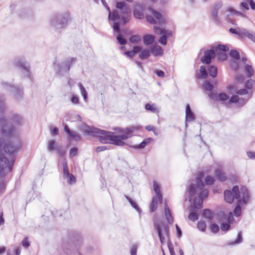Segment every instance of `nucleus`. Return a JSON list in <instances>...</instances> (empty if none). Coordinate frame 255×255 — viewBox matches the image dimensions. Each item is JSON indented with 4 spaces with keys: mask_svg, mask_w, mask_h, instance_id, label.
Instances as JSON below:
<instances>
[{
    "mask_svg": "<svg viewBox=\"0 0 255 255\" xmlns=\"http://www.w3.org/2000/svg\"><path fill=\"white\" fill-rule=\"evenodd\" d=\"M155 40L154 36L151 34H146L143 37V41L145 45H149L153 43Z\"/></svg>",
    "mask_w": 255,
    "mask_h": 255,
    "instance_id": "obj_23",
    "label": "nucleus"
},
{
    "mask_svg": "<svg viewBox=\"0 0 255 255\" xmlns=\"http://www.w3.org/2000/svg\"><path fill=\"white\" fill-rule=\"evenodd\" d=\"M231 228L230 224L228 223H223L221 225V229L223 231H227Z\"/></svg>",
    "mask_w": 255,
    "mask_h": 255,
    "instance_id": "obj_56",
    "label": "nucleus"
},
{
    "mask_svg": "<svg viewBox=\"0 0 255 255\" xmlns=\"http://www.w3.org/2000/svg\"><path fill=\"white\" fill-rule=\"evenodd\" d=\"M245 71L247 73L248 77L251 78L254 74V70L252 66L249 64H246L245 66Z\"/></svg>",
    "mask_w": 255,
    "mask_h": 255,
    "instance_id": "obj_39",
    "label": "nucleus"
},
{
    "mask_svg": "<svg viewBox=\"0 0 255 255\" xmlns=\"http://www.w3.org/2000/svg\"><path fill=\"white\" fill-rule=\"evenodd\" d=\"M223 3L221 1H218L214 4L211 10V16L213 20L217 24L220 22L218 16V10L222 7Z\"/></svg>",
    "mask_w": 255,
    "mask_h": 255,
    "instance_id": "obj_11",
    "label": "nucleus"
},
{
    "mask_svg": "<svg viewBox=\"0 0 255 255\" xmlns=\"http://www.w3.org/2000/svg\"><path fill=\"white\" fill-rule=\"evenodd\" d=\"M76 61V58L73 57L63 62L62 65H58L57 72L60 75H62L63 72H68L70 69L72 64Z\"/></svg>",
    "mask_w": 255,
    "mask_h": 255,
    "instance_id": "obj_10",
    "label": "nucleus"
},
{
    "mask_svg": "<svg viewBox=\"0 0 255 255\" xmlns=\"http://www.w3.org/2000/svg\"><path fill=\"white\" fill-rule=\"evenodd\" d=\"M202 216L205 218L211 221L213 218V213L210 209H204L202 212Z\"/></svg>",
    "mask_w": 255,
    "mask_h": 255,
    "instance_id": "obj_27",
    "label": "nucleus"
},
{
    "mask_svg": "<svg viewBox=\"0 0 255 255\" xmlns=\"http://www.w3.org/2000/svg\"><path fill=\"white\" fill-rule=\"evenodd\" d=\"M197 191L200 192L198 196L200 198H203V200H204V199L207 198L209 195L208 189H205L204 187L201 190L197 189Z\"/></svg>",
    "mask_w": 255,
    "mask_h": 255,
    "instance_id": "obj_38",
    "label": "nucleus"
},
{
    "mask_svg": "<svg viewBox=\"0 0 255 255\" xmlns=\"http://www.w3.org/2000/svg\"><path fill=\"white\" fill-rule=\"evenodd\" d=\"M150 11L156 19L159 20L160 22H165L164 19L162 18V14L160 12L157 11L153 8H151Z\"/></svg>",
    "mask_w": 255,
    "mask_h": 255,
    "instance_id": "obj_34",
    "label": "nucleus"
},
{
    "mask_svg": "<svg viewBox=\"0 0 255 255\" xmlns=\"http://www.w3.org/2000/svg\"><path fill=\"white\" fill-rule=\"evenodd\" d=\"M208 72L210 76L213 78L216 77L218 72L217 67L214 65L210 66L208 68Z\"/></svg>",
    "mask_w": 255,
    "mask_h": 255,
    "instance_id": "obj_35",
    "label": "nucleus"
},
{
    "mask_svg": "<svg viewBox=\"0 0 255 255\" xmlns=\"http://www.w3.org/2000/svg\"><path fill=\"white\" fill-rule=\"evenodd\" d=\"M12 121L16 125H20L23 121L22 117L18 115H14L12 117Z\"/></svg>",
    "mask_w": 255,
    "mask_h": 255,
    "instance_id": "obj_41",
    "label": "nucleus"
},
{
    "mask_svg": "<svg viewBox=\"0 0 255 255\" xmlns=\"http://www.w3.org/2000/svg\"><path fill=\"white\" fill-rule=\"evenodd\" d=\"M47 149L49 152L56 151L57 155L59 157L64 156L66 153V149L62 145H57L54 139H51L48 142Z\"/></svg>",
    "mask_w": 255,
    "mask_h": 255,
    "instance_id": "obj_8",
    "label": "nucleus"
},
{
    "mask_svg": "<svg viewBox=\"0 0 255 255\" xmlns=\"http://www.w3.org/2000/svg\"><path fill=\"white\" fill-rule=\"evenodd\" d=\"M203 202V198H200L198 196L196 197L194 199L193 205H192V210L195 211L197 209H201L202 207Z\"/></svg>",
    "mask_w": 255,
    "mask_h": 255,
    "instance_id": "obj_17",
    "label": "nucleus"
},
{
    "mask_svg": "<svg viewBox=\"0 0 255 255\" xmlns=\"http://www.w3.org/2000/svg\"><path fill=\"white\" fill-rule=\"evenodd\" d=\"M165 214L167 221L169 224H172L173 223V219L171 215V211L169 207L166 203L165 205Z\"/></svg>",
    "mask_w": 255,
    "mask_h": 255,
    "instance_id": "obj_21",
    "label": "nucleus"
},
{
    "mask_svg": "<svg viewBox=\"0 0 255 255\" xmlns=\"http://www.w3.org/2000/svg\"><path fill=\"white\" fill-rule=\"evenodd\" d=\"M157 198L156 197H152V201L151 203L150 211L154 212L157 209Z\"/></svg>",
    "mask_w": 255,
    "mask_h": 255,
    "instance_id": "obj_42",
    "label": "nucleus"
},
{
    "mask_svg": "<svg viewBox=\"0 0 255 255\" xmlns=\"http://www.w3.org/2000/svg\"><path fill=\"white\" fill-rule=\"evenodd\" d=\"M153 227L155 230L158 233L159 240L162 245L165 243V238L163 236L162 232H163L167 237L169 236V228L167 225L163 224L162 227L160 226L159 223L157 222L153 223Z\"/></svg>",
    "mask_w": 255,
    "mask_h": 255,
    "instance_id": "obj_7",
    "label": "nucleus"
},
{
    "mask_svg": "<svg viewBox=\"0 0 255 255\" xmlns=\"http://www.w3.org/2000/svg\"><path fill=\"white\" fill-rule=\"evenodd\" d=\"M150 52L155 56H161L163 52L160 46H154L151 47Z\"/></svg>",
    "mask_w": 255,
    "mask_h": 255,
    "instance_id": "obj_20",
    "label": "nucleus"
},
{
    "mask_svg": "<svg viewBox=\"0 0 255 255\" xmlns=\"http://www.w3.org/2000/svg\"><path fill=\"white\" fill-rule=\"evenodd\" d=\"M195 116L191 111L189 105L186 106V121L190 122L195 120Z\"/></svg>",
    "mask_w": 255,
    "mask_h": 255,
    "instance_id": "obj_19",
    "label": "nucleus"
},
{
    "mask_svg": "<svg viewBox=\"0 0 255 255\" xmlns=\"http://www.w3.org/2000/svg\"><path fill=\"white\" fill-rule=\"evenodd\" d=\"M203 173L200 172L198 173L196 177L197 183L195 184H191L189 186L190 198H191L196 193L197 189H202L204 187V184L202 181V177L203 176Z\"/></svg>",
    "mask_w": 255,
    "mask_h": 255,
    "instance_id": "obj_9",
    "label": "nucleus"
},
{
    "mask_svg": "<svg viewBox=\"0 0 255 255\" xmlns=\"http://www.w3.org/2000/svg\"><path fill=\"white\" fill-rule=\"evenodd\" d=\"M77 148L76 147H72L70 150L69 155L71 157H73L77 153Z\"/></svg>",
    "mask_w": 255,
    "mask_h": 255,
    "instance_id": "obj_59",
    "label": "nucleus"
},
{
    "mask_svg": "<svg viewBox=\"0 0 255 255\" xmlns=\"http://www.w3.org/2000/svg\"><path fill=\"white\" fill-rule=\"evenodd\" d=\"M201 74H196V77L197 79H205L207 77L208 74L206 68L204 66H201L200 69Z\"/></svg>",
    "mask_w": 255,
    "mask_h": 255,
    "instance_id": "obj_29",
    "label": "nucleus"
},
{
    "mask_svg": "<svg viewBox=\"0 0 255 255\" xmlns=\"http://www.w3.org/2000/svg\"><path fill=\"white\" fill-rule=\"evenodd\" d=\"M78 86L80 89L81 93L82 96H83L84 100L85 101H86L88 98V94L85 88L84 87L83 85L80 83H79Z\"/></svg>",
    "mask_w": 255,
    "mask_h": 255,
    "instance_id": "obj_44",
    "label": "nucleus"
},
{
    "mask_svg": "<svg viewBox=\"0 0 255 255\" xmlns=\"http://www.w3.org/2000/svg\"><path fill=\"white\" fill-rule=\"evenodd\" d=\"M241 192L242 195V199H239L238 202L239 203L247 204L249 200L250 195L248 189L245 186H242L241 188Z\"/></svg>",
    "mask_w": 255,
    "mask_h": 255,
    "instance_id": "obj_14",
    "label": "nucleus"
},
{
    "mask_svg": "<svg viewBox=\"0 0 255 255\" xmlns=\"http://www.w3.org/2000/svg\"><path fill=\"white\" fill-rule=\"evenodd\" d=\"M250 31L245 28H239V37L240 39H243L245 37L248 38Z\"/></svg>",
    "mask_w": 255,
    "mask_h": 255,
    "instance_id": "obj_33",
    "label": "nucleus"
},
{
    "mask_svg": "<svg viewBox=\"0 0 255 255\" xmlns=\"http://www.w3.org/2000/svg\"><path fill=\"white\" fill-rule=\"evenodd\" d=\"M153 189L157 194L159 202L161 203L162 201V195L160 190V187L156 182H154L153 183Z\"/></svg>",
    "mask_w": 255,
    "mask_h": 255,
    "instance_id": "obj_25",
    "label": "nucleus"
},
{
    "mask_svg": "<svg viewBox=\"0 0 255 255\" xmlns=\"http://www.w3.org/2000/svg\"><path fill=\"white\" fill-rule=\"evenodd\" d=\"M255 83V81L253 79L248 80L245 83V86L247 89H251Z\"/></svg>",
    "mask_w": 255,
    "mask_h": 255,
    "instance_id": "obj_53",
    "label": "nucleus"
},
{
    "mask_svg": "<svg viewBox=\"0 0 255 255\" xmlns=\"http://www.w3.org/2000/svg\"><path fill=\"white\" fill-rule=\"evenodd\" d=\"M219 50L220 51L227 52L229 51V48L227 45L219 44L216 47V50Z\"/></svg>",
    "mask_w": 255,
    "mask_h": 255,
    "instance_id": "obj_49",
    "label": "nucleus"
},
{
    "mask_svg": "<svg viewBox=\"0 0 255 255\" xmlns=\"http://www.w3.org/2000/svg\"><path fill=\"white\" fill-rule=\"evenodd\" d=\"M4 101L3 96L0 95V115L2 114L5 110ZM14 130V127L8 124L5 117L0 118V133L4 136H11Z\"/></svg>",
    "mask_w": 255,
    "mask_h": 255,
    "instance_id": "obj_3",
    "label": "nucleus"
},
{
    "mask_svg": "<svg viewBox=\"0 0 255 255\" xmlns=\"http://www.w3.org/2000/svg\"><path fill=\"white\" fill-rule=\"evenodd\" d=\"M210 227L211 231L213 233H217L219 231V226L215 223L211 224Z\"/></svg>",
    "mask_w": 255,
    "mask_h": 255,
    "instance_id": "obj_51",
    "label": "nucleus"
},
{
    "mask_svg": "<svg viewBox=\"0 0 255 255\" xmlns=\"http://www.w3.org/2000/svg\"><path fill=\"white\" fill-rule=\"evenodd\" d=\"M216 56V51L214 49H207L204 51V55L201 59L202 63L205 64H209L211 62L212 59H214Z\"/></svg>",
    "mask_w": 255,
    "mask_h": 255,
    "instance_id": "obj_12",
    "label": "nucleus"
},
{
    "mask_svg": "<svg viewBox=\"0 0 255 255\" xmlns=\"http://www.w3.org/2000/svg\"><path fill=\"white\" fill-rule=\"evenodd\" d=\"M230 54L235 60H238L240 58L239 52L236 50H231Z\"/></svg>",
    "mask_w": 255,
    "mask_h": 255,
    "instance_id": "obj_45",
    "label": "nucleus"
},
{
    "mask_svg": "<svg viewBox=\"0 0 255 255\" xmlns=\"http://www.w3.org/2000/svg\"><path fill=\"white\" fill-rule=\"evenodd\" d=\"M145 109L147 111H149L153 113H158L159 111L158 108L155 107V104H146L145 105Z\"/></svg>",
    "mask_w": 255,
    "mask_h": 255,
    "instance_id": "obj_31",
    "label": "nucleus"
},
{
    "mask_svg": "<svg viewBox=\"0 0 255 255\" xmlns=\"http://www.w3.org/2000/svg\"><path fill=\"white\" fill-rule=\"evenodd\" d=\"M167 246L171 255H176L174 251L173 246L171 241L168 239L167 242Z\"/></svg>",
    "mask_w": 255,
    "mask_h": 255,
    "instance_id": "obj_50",
    "label": "nucleus"
},
{
    "mask_svg": "<svg viewBox=\"0 0 255 255\" xmlns=\"http://www.w3.org/2000/svg\"><path fill=\"white\" fill-rule=\"evenodd\" d=\"M150 51L148 49H143L141 51L138 57L142 60L146 59L150 56Z\"/></svg>",
    "mask_w": 255,
    "mask_h": 255,
    "instance_id": "obj_30",
    "label": "nucleus"
},
{
    "mask_svg": "<svg viewBox=\"0 0 255 255\" xmlns=\"http://www.w3.org/2000/svg\"><path fill=\"white\" fill-rule=\"evenodd\" d=\"M3 141L0 139V172L4 173L11 171L13 164L16 159L15 153L21 147V143L17 140L15 141L7 142L3 145V149L5 153L9 155V159L4 157L2 153V146Z\"/></svg>",
    "mask_w": 255,
    "mask_h": 255,
    "instance_id": "obj_2",
    "label": "nucleus"
},
{
    "mask_svg": "<svg viewBox=\"0 0 255 255\" xmlns=\"http://www.w3.org/2000/svg\"><path fill=\"white\" fill-rule=\"evenodd\" d=\"M242 204L243 203H239V202H238L237 205L235 207L233 212H234V215L236 217H240L241 215L242 209H241V204Z\"/></svg>",
    "mask_w": 255,
    "mask_h": 255,
    "instance_id": "obj_40",
    "label": "nucleus"
},
{
    "mask_svg": "<svg viewBox=\"0 0 255 255\" xmlns=\"http://www.w3.org/2000/svg\"><path fill=\"white\" fill-rule=\"evenodd\" d=\"M218 54L219 60L222 61H225L227 59V55L224 53L220 52L219 53H218Z\"/></svg>",
    "mask_w": 255,
    "mask_h": 255,
    "instance_id": "obj_60",
    "label": "nucleus"
},
{
    "mask_svg": "<svg viewBox=\"0 0 255 255\" xmlns=\"http://www.w3.org/2000/svg\"><path fill=\"white\" fill-rule=\"evenodd\" d=\"M64 130L66 133L69 135L70 137L74 139L76 141H78L81 140V137L80 134L74 131H71L67 125L64 126Z\"/></svg>",
    "mask_w": 255,
    "mask_h": 255,
    "instance_id": "obj_16",
    "label": "nucleus"
},
{
    "mask_svg": "<svg viewBox=\"0 0 255 255\" xmlns=\"http://www.w3.org/2000/svg\"><path fill=\"white\" fill-rule=\"evenodd\" d=\"M134 16L138 19H142L144 17L143 10L142 8H135L133 10Z\"/></svg>",
    "mask_w": 255,
    "mask_h": 255,
    "instance_id": "obj_26",
    "label": "nucleus"
},
{
    "mask_svg": "<svg viewBox=\"0 0 255 255\" xmlns=\"http://www.w3.org/2000/svg\"><path fill=\"white\" fill-rule=\"evenodd\" d=\"M205 182L207 185H212L215 182V179L211 176L207 175L205 178Z\"/></svg>",
    "mask_w": 255,
    "mask_h": 255,
    "instance_id": "obj_46",
    "label": "nucleus"
},
{
    "mask_svg": "<svg viewBox=\"0 0 255 255\" xmlns=\"http://www.w3.org/2000/svg\"><path fill=\"white\" fill-rule=\"evenodd\" d=\"M140 126H131L129 128H123L119 127L114 128V130L117 131L122 134L115 135L114 132L102 130L94 127L86 126L84 129V134L98 137L99 141L103 144H113L117 146H122L125 144L123 140H126L131 137L132 133L135 130L140 129Z\"/></svg>",
    "mask_w": 255,
    "mask_h": 255,
    "instance_id": "obj_1",
    "label": "nucleus"
},
{
    "mask_svg": "<svg viewBox=\"0 0 255 255\" xmlns=\"http://www.w3.org/2000/svg\"><path fill=\"white\" fill-rule=\"evenodd\" d=\"M214 87V85L211 84L208 80H206L202 85V88L207 91H212Z\"/></svg>",
    "mask_w": 255,
    "mask_h": 255,
    "instance_id": "obj_32",
    "label": "nucleus"
},
{
    "mask_svg": "<svg viewBox=\"0 0 255 255\" xmlns=\"http://www.w3.org/2000/svg\"><path fill=\"white\" fill-rule=\"evenodd\" d=\"M69 20L70 14L68 12H65L63 14L54 15L51 19V24L56 29H61L67 26Z\"/></svg>",
    "mask_w": 255,
    "mask_h": 255,
    "instance_id": "obj_4",
    "label": "nucleus"
},
{
    "mask_svg": "<svg viewBox=\"0 0 255 255\" xmlns=\"http://www.w3.org/2000/svg\"><path fill=\"white\" fill-rule=\"evenodd\" d=\"M154 31L156 34H166V30L162 29L160 27L154 26Z\"/></svg>",
    "mask_w": 255,
    "mask_h": 255,
    "instance_id": "obj_55",
    "label": "nucleus"
},
{
    "mask_svg": "<svg viewBox=\"0 0 255 255\" xmlns=\"http://www.w3.org/2000/svg\"><path fill=\"white\" fill-rule=\"evenodd\" d=\"M239 101V97L237 95H233L229 100V102L231 103H237Z\"/></svg>",
    "mask_w": 255,
    "mask_h": 255,
    "instance_id": "obj_61",
    "label": "nucleus"
},
{
    "mask_svg": "<svg viewBox=\"0 0 255 255\" xmlns=\"http://www.w3.org/2000/svg\"><path fill=\"white\" fill-rule=\"evenodd\" d=\"M109 18L113 21L118 20L120 18V14L117 10H114L112 12L109 11Z\"/></svg>",
    "mask_w": 255,
    "mask_h": 255,
    "instance_id": "obj_28",
    "label": "nucleus"
},
{
    "mask_svg": "<svg viewBox=\"0 0 255 255\" xmlns=\"http://www.w3.org/2000/svg\"><path fill=\"white\" fill-rule=\"evenodd\" d=\"M117 40L118 43L121 45H123L127 43V40L123 37L121 33H119L118 36H117Z\"/></svg>",
    "mask_w": 255,
    "mask_h": 255,
    "instance_id": "obj_48",
    "label": "nucleus"
},
{
    "mask_svg": "<svg viewBox=\"0 0 255 255\" xmlns=\"http://www.w3.org/2000/svg\"><path fill=\"white\" fill-rule=\"evenodd\" d=\"M215 174L217 178V179L221 181L224 182L227 180V177L224 172H223L221 169H217L215 170Z\"/></svg>",
    "mask_w": 255,
    "mask_h": 255,
    "instance_id": "obj_24",
    "label": "nucleus"
},
{
    "mask_svg": "<svg viewBox=\"0 0 255 255\" xmlns=\"http://www.w3.org/2000/svg\"><path fill=\"white\" fill-rule=\"evenodd\" d=\"M208 95L211 99L222 102L226 101L229 98L228 95L224 93H220L218 95L215 93H210Z\"/></svg>",
    "mask_w": 255,
    "mask_h": 255,
    "instance_id": "obj_15",
    "label": "nucleus"
},
{
    "mask_svg": "<svg viewBox=\"0 0 255 255\" xmlns=\"http://www.w3.org/2000/svg\"><path fill=\"white\" fill-rule=\"evenodd\" d=\"M159 42L162 45H166L167 43V37L165 35L161 36L159 39Z\"/></svg>",
    "mask_w": 255,
    "mask_h": 255,
    "instance_id": "obj_63",
    "label": "nucleus"
},
{
    "mask_svg": "<svg viewBox=\"0 0 255 255\" xmlns=\"http://www.w3.org/2000/svg\"><path fill=\"white\" fill-rule=\"evenodd\" d=\"M114 31L121 33V30L120 29V24L119 22H114L113 26Z\"/></svg>",
    "mask_w": 255,
    "mask_h": 255,
    "instance_id": "obj_54",
    "label": "nucleus"
},
{
    "mask_svg": "<svg viewBox=\"0 0 255 255\" xmlns=\"http://www.w3.org/2000/svg\"><path fill=\"white\" fill-rule=\"evenodd\" d=\"M224 195L225 201L230 204L232 203L235 199L238 200L241 197L239 188L237 185L234 186L232 190H226Z\"/></svg>",
    "mask_w": 255,
    "mask_h": 255,
    "instance_id": "obj_5",
    "label": "nucleus"
},
{
    "mask_svg": "<svg viewBox=\"0 0 255 255\" xmlns=\"http://www.w3.org/2000/svg\"><path fill=\"white\" fill-rule=\"evenodd\" d=\"M141 41V37L137 34L131 35L129 38V42L131 44H138Z\"/></svg>",
    "mask_w": 255,
    "mask_h": 255,
    "instance_id": "obj_36",
    "label": "nucleus"
},
{
    "mask_svg": "<svg viewBox=\"0 0 255 255\" xmlns=\"http://www.w3.org/2000/svg\"><path fill=\"white\" fill-rule=\"evenodd\" d=\"M130 254L131 255H136L137 253V246L133 245L130 248Z\"/></svg>",
    "mask_w": 255,
    "mask_h": 255,
    "instance_id": "obj_64",
    "label": "nucleus"
},
{
    "mask_svg": "<svg viewBox=\"0 0 255 255\" xmlns=\"http://www.w3.org/2000/svg\"><path fill=\"white\" fill-rule=\"evenodd\" d=\"M152 138H148L143 140L140 144L131 145V147L134 149H142L144 148L149 142L150 141L152 140Z\"/></svg>",
    "mask_w": 255,
    "mask_h": 255,
    "instance_id": "obj_22",
    "label": "nucleus"
},
{
    "mask_svg": "<svg viewBox=\"0 0 255 255\" xmlns=\"http://www.w3.org/2000/svg\"><path fill=\"white\" fill-rule=\"evenodd\" d=\"M188 218L190 220L194 222L198 219V216L195 212H191L188 215Z\"/></svg>",
    "mask_w": 255,
    "mask_h": 255,
    "instance_id": "obj_52",
    "label": "nucleus"
},
{
    "mask_svg": "<svg viewBox=\"0 0 255 255\" xmlns=\"http://www.w3.org/2000/svg\"><path fill=\"white\" fill-rule=\"evenodd\" d=\"M116 7L119 9L122 10V14H123L121 17L124 24H126L129 21V15L130 9L129 5L125 1H118L116 3Z\"/></svg>",
    "mask_w": 255,
    "mask_h": 255,
    "instance_id": "obj_6",
    "label": "nucleus"
},
{
    "mask_svg": "<svg viewBox=\"0 0 255 255\" xmlns=\"http://www.w3.org/2000/svg\"><path fill=\"white\" fill-rule=\"evenodd\" d=\"M227 11H229V12H232L234 14L238 15H243V13L234 9L233 8H232L231 7H229L227 9Z\"/></svg>",
    "mask_w": 255,
    "mask_h": 255,
    "instance_id": "obj_58",
    "label": "nucleus"
},
{
    "mask_svg": "<svg viewBox=\"0 0 255 255\" xmlns=\"http://www.w3.org/2000/svg\"><path fill=\"white\" fill-rule=\"evenodd\" d=\"M15 65L19 67L22 70L25 71L29 75L30 66L28 63L25 61H18L15 63Z\"/></svg>",
    "mask_w": 255,
    "mask_h": 255,
    "instance_id": "obj_18",
    "label": "nucleus"
},
{
    "mask_svg": "<svg viewBox=\"0 0 255 255\" xmlns=\"http://www.w3.org/2000/svg\"><path fill=\"white\" fill-rule=\"evenodd\" d=\"M22 245L25 248H27L30 246V244L29 241H28V237H25L24 238L22 242Z\"/></svg>",
    "mask_w": 255,
    "mask_h": 255,
    "instance_id": "obj_62",
    "label": "nucleus"
},
{
    "mask_svg": "<svg viewBox=\"0 0 255 255\" xmlns=\"http://www.w3.org/2000/svg\"><path fill=\"white\" fill-rule=\"evenodd\" d=\"M198 229L202 232H204L206 229V224L204 221H200L197 223Z\"/></svg>",
    "mask_w": 255,
    "mask_h": 255,
    "instance_id": "obj_47",
    "label": "nucleus"
},
{
    "mask_svg": "<svg viewBox=\"0 0 255 255\" xmlns=\"http://www.w3.org/2000/svg\"><path fill=\"white\" fill-rule=\"evenodd\" d=\"M110 146H100L96 147L95 151L96 152L99 153L103 151H105L106 150L110 149Z\"/></svg>",
    "mask_w": 255,
    "mask_h": 255,
    "instance_id": "obj_57",
    "label": "nucleus"
},
{
    "mask_svg": "<svg viewBox=\"0 0 255 255\" xmlns=\"http://www.w3.org/2000/svg\"><path fill=\"white\" fill-rule=\"evenodd\" d=\"M126 198L127 200L129 202L131 206L139 213L141 212V209L139 208L137 204L133 201L130 197L128 196L125 195Z\"/></svg>",
    "mask_w": 255,
    "mask_h": 255,
    "instance_id": "obj_37",
    "label": "nucleus"
},
{
    "mask_svg": "<svg viewBox=\"0 0 255 255\" xmlns=\"http://www.w3.org/2000/svg\"><path fill=\"white\" fill-rule=\"evenodd\" d=\"M62 165L63 168L64 176L66 177H68L70 174L69 172V168L67 161H64L62 163Z\"/></svg>",
    "mask_w": 255,
    "mask_h": 255,
    "instance_id": "obj_43",
    "label": "nucleus"
},
{
    "mask_svg": "<svg viewBox=\"0 0 255 255\" xmlns=\"http://www.w3.org/2000/svg\"><path fill=\"white\" fill-rule=\"evenodd\" d=\"M1 84L4 86L8 87L9 88V91L14 94L15 98L18 99L22 97L23 95V90L22 88L9 84L6 82H2Z\"/></svg>",
    "mask_w": 255,
    "mask_h": 255,
    "instance_id": "obj_13",
    "label": "nucleus"
}]
</instances>
